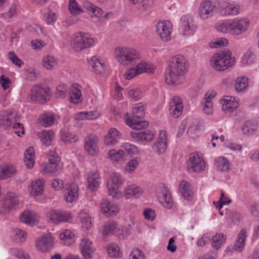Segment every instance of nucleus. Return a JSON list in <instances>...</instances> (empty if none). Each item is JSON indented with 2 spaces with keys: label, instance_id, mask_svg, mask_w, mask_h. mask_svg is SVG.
<instances>
[{
  "label": "nucleus",
  "instance_id": "f257e3e1",
  "mask_svg": "<svg viewBox=\"0 0 259 259\" xmlns=\"http://www.w3.org/2000/svg\"><path fill=\"white\" fill-rule=\"evenodd\" d=\"M250 21L245 17L218 21L215 25L217 30L222 33L237 38L242 36L249 28Z\"/></svg>",
  "mask_w": 259,
  "mask_h": 259
},
{
  "label": "nucleus",
  "instance_id": "f03ea898",
  "mask_svg": "<svg viewBox=\"0 0 259 259\" xmlns=\"http://www.w3.org/2000/svg\"><path fill=\"white\" fill-rule=\"evenodd\" d=\"M187 67V61L184 56L178 55L172 57L165 73L166 83L171 85H178L182 83Z\"/></svg>",
  "mask_w": 259,
  "mask_h": 259
},
{
  "label": "nucleus",
  "instance_id": "7ed1b4c3",
  "mask_svg": "<svg viewBox=\"0 0 259 259\" xmlns=\"http://www.w3.org/2000/svg\"><path fill=\"white\" fill-rule=\"evenodd\" d=\"M235 58L230 50H224L213 55L210 60V66L215 70L224 71L235 63Z\"/></svg>",
  "mask_w": 259,
  "mask_h": 259
},
{
  "label": "nucleus",
  "instance_id": "20e7f679",
  "mask_svg": "<svg viewBox=\"0 0 259 259\" xmlns=\"http://www.w3.org/2000/svg\"><path fill=\"white\" fill-rule=\"evenodd\" d=\"M114 57L120 65L128 66L139 60L140 54L134 48L118 47L115 49Z\"/></svg>",
  "mask_w": 259,
  "mask_h": 259
},
{
  "label": "nucleus",
  "instance_id": "39448f33",
  "mask_svg": "<svg viewBox=\"0 0 259 259\" xmlns=\"http://www.w3.org/2000/svg\"><path fill=\"white\" fill-rule=\"evenodd\" d=\"M70 44L75 51L80 52L93 47L96 42L90 33L80 31L75 32L71 35Z\"/></svg>",
  "mask_w": 259,
  "mask_h": 259
},
{
  "label": "nucleus",
  "instance_id": "423d86ee",
  "mask_svg": "<svg viewBox=\"0 0 259 259\" xmlns=\"http://www.w3.org/2000/svg\"><path fill=\"white\" fill-rule=\"evenodd\" d=\"M124 182V180L121 174L117 172L111 174L106 184L108 195L116 200L122 198L123 193L120 188Z\"/></svg>",
  "mask_w": 259,
  "mask_h": 259
},
{
  "label": "nucleus",
  "instance_id": "0eeeda50",
  "mask_svg": "<svg viewBox=\"0 0 259 259\" xmlns=\"http://www.w3.org/2000/svg\"><path fill=\"white\" fill-rule=\"evenodd\" d=\"M198 28L194 18L190 15L182 16L179 23V31L181 35L185 37L192 35Z\"/></svg>",
  "mask_w": 259,
  "mask_h": 259
},
{
  "label": "nucleus",
  "instance_id": "6e6552de",
  "mask_svg": "<svg viewBox=\"0 0 259 259\" xmlns=\"http://www.w3.org/2000/svg\"><path fill=\"white\" fill-rule=\"evenodd\" d=\"M219 5V0H203L198 8V16L203 20L211 18Z\"/></svg>",
  "mask_w": 259,
  "mask_h": 259
},
{
  "label": "nucleus",
  "instance_id": "1a4fd4ad",
  "mask_svg": "<svg viewBox=\"0 0 259 259\" xmlns=\"http://www.w3.org/2000/svg\"><path fill=\"white\" fill-rule=\"evenodd\" d=\"M219 13L224 17H230L240 14V5L236 2L230 3L228 1H219Z\"/></svg>",
  "mask_w": 259,
  "mask_h": 259
},
{
  "label": "nucleus",
  "instance_id": "9d476101",
  "mask_svg": "<svg viewBox=\"0 0 259 259\" xmlns=\"http://www.w3.org/2000/svg\"><path fill=\"white\" fill-rule=\"evenodd\" d=\"M156 195L160 203L165 208L170 209L174 204L170 193L164 184L160 185L156 189Z\"/></svg>",
  "mask_w": 259,
  "mask_h": 259
},
{
  "label": "nucleus",
  "instance_id": "9b49d317",
  "mask_svg": "<svg viewBox=\"0 0 259 259\" xmlns=\"http://www.w3.org/2000/svg\"><path fill=\"white\" fill-rule=\"evenodd\" d=\"M156 33L163 41H167L171 39L173 25L168 20L159 21L156 25Z\"/></svg>",
  "mask_w": 259,
  "mask_h": 259
},
{
  "label": "nucleus",
  "instance_id": "f8f14e48",
  "mask_svg": "<svg viewBox=\"0 0 259 259\" xmlns=\"http://www.w3.org/2000/svg\"><path fill=\"white\" fill-rule=\"evenodd\" d=\"M187 165L189 170L197 173L203 171L205 167L204 160L198 153L190 154Z\"/></svg>",
  "mask_w": 259,
  "mask_h": 259
},
{
  "label": "nucleus",
  "instance_id": "ddd939ff",
  "mask_svg": "<svg viewBox=\"0 0 259 259\" xmlns=\"http://www.w3.org/2000/svg\"><path fill=\"white\" fill-rule=\"evenodd\" d=\"M49 88L45 83L33 86V100L39 103H45L50 99Z\"/></svg>",
  "mask_w": 259,
  "mask_h": 259
},
{
  "label": "nucleus",
  "instance_id": "4468645a",
  "mask_svg": "<svg viewBox=\"0 0 259 259\" xmlns=\"http://www.w3.org/2000/svg\"><path fill=\"white\" fill-rule=\"evenodd\" d=\"M55 241V237L51 233L46 234L35 239V247L40 251L46 252L53 248Z\"/></svg>",
  "mask_w": 259,
  "mask_h": 259
},
{
  "label": "nucleus",
  "instance_id": "2eb2a0df",
  "mask_svg": "<svg viewBox=\"0 0 259 259\" xmlns=\"http://www.w3.org/2000/svg\"><path fill=\"white\" fill-rule=\"evenodd\" d=\"M78 249L84 259H91L96 250L92 241L87 237H83L80 240Z\"/></svg>",
  "mask_w": 259,
  "mask_h": 259
},
{
  "label": "nucleus",
  "instance_id": "dca6fc26",
  "mask_svg": "<svg viewBox=\"0 0 259 259\" xmlns=\"http://www.w3.org/2000/svg\"><path fill=\"white\" fill-rule=\"evenodd\" d=\"M48 158V162L44 168V171L50 174H57L59 170L60 158L55 150L49 151Z\"/></svg>",
  "mask_w": 259,
  "mask_h": 259
},
{
  "label": "nucleus",
  "instance_id": "f3484780",
  "mask_svg": "<svg viewBox=\"0 0 259 259\" xmlns=\"http://www.w3.org/2000/svg\"><path fill=\"white\" fill-rule=\"evenodd\" d=\"M100 208L101 212L107 217H114L120 210V207L117 203L107 199L101 201Z\"/></svg>",
  "mask_w": 259,
  "mask_h": 259
},
{
  "label": "nucleus",
  "instance_id": "a211bd4d",
  "mask_svg": "<svg viewBox=\"0 0 259 259\" xmlns=\"http://www.w3.org/2000/svg\"><path fill=\"white\" fill-rule=\"evenodd\" d=\"M99 138L94 134H90L84 139V148L91 156L97 155L99 153Z\"/></svg>",
  "mask_w": 259,
  "mask_h": 259
},
{
  "label": "nucleus",
  "instance_id": "6ab92c4d",
  "mask_svg": "<svg viewBox=\"0 0 259 259\" xmlns=\"http://www.w3.org/2000/svg\"><path fill=\"white\" fill-rule=\"evenodd\" d=\"M222 110L226 113L235 111L239 106V100L233 96H225L219 101Z\"/></svg>",
  "mask_w": 259,
  "mask_h": 259
},
{
  "label": "nucleus",
  "instance_id": "aec40b11",
  "mask_svg": "<svg viewBox=\"0 0 259 259\" xmlns=\"http://www.w3.org/2000/svg\"><path fill=\"white\" fill-rule=\"evenodd\" d=\"M167 137L165 131H160L157 140L152 146L153 151L158 155L165 153L167 149Z\"/></svg>",
  "mask_w": 259,
  "mask_h": 259
},
{
  "label": "nucleus",
  "instance_id": "412c9836",
  "mask_svg": "<svg viewBox=\"0 0 259 259\" xmlns=\"http://www.w3.org/2000/svg\"><path fill=\"white\" fill-rule=\"evenodd\" d=\"M122 193L125 199H137L143 194L144 190L136 184H131L124 188Z\"/></svg>",
  "mask_w": 259,
  "mask_h": 259
},
{
  "label": "nucleus",
  "instance_id": "4be33fe9",
  "mask_svg": "<svg viewBox=\"0 0 259 259\" xmlns=\"http://www.w3.org/2000/svg\"><path fill=\"white\" fill-rule=\"evenodd\" d=\"M58 235L60 243L64 246L69 247L75 242V233L74 230L63 229L58 232Z\"/></svg>",
  "mask_w": 259,
  "mask_h": 259
},
{
  "label": "nucleus",
  "instance_id": "5701e85b",
  "mask_svg": "<svg viewBox=\"0 0 259 259\" xmlns=\"http://www.w3.org/2000/svg\"><path fill=\"white\" fill-rule=\"evenodd\" d=\"M183 109L182 99L178 96L174 97L169 103V115L174 118H177L182 114Z\"/></svg>",
  "mask_w": 259,
  "mask_h": 259
},
{
  "label": "nucleus",
  "instance_id": "b1692460",
  "mask_svg": "<svg viewBox=\"0 0 259 259\" xmlns=\"http://www.w3.org/2000/svg\"><path fill=\"white\" fill-rule=\"evenodd\" d=\"M79 188L74 183H67L64 191V197L67 202L72 203L75 201L78 197Z\"/></svg>",
  "mask_w": 259,
  "mask_h": 259
},
{
  "label": "nucleus",
  "instance_id": "393cba45",
  "mask_svg": "<svg viewBox=\"0 0 259 259\" xmlns=\"http://www.w3.org/2000/svg\"><path fill=\"white\" fill-rule=\"evenodd\" d=\"M18 197L14 193H10L8 194L5 199L2 203L3 209L1 211L2 213H6L12 210L16 205L18 204Z\"/></svg>",
  "mask_w": 259,
  "mask_h": 259
},
{
  "label": "nucleus",
  "instance_id": "a878e982",
  "mask_svg": "<svg viewBox=\"0 0 259 259\" xmlns=\"http://www.w3.org/2000/svg\"><path fill=\"white\" fill-rule=\"evenodd\" d=\"M121 137V134L115 128H110L104 136L103 142L105 146H113L117 144Z\"/></svg>",
  "mask_w": 259,
  "mask_h": 259
},
{
  "label": "nucleus",
  "instance_id": "bb28decb",
  "mask_svg": "<svg viewBox=\"0 0 259 259\" xmlns=\"http://www.w3.org/2000/svg\"><path fill=\"white\" fill-rule=\"evenodd\" d=\"M88 63L97 74L103 73L106 69L105 61L97 56H93L89 59Z\"/></svg>",
  "mask_w": 259,
  "mask_h": 259
},
{
  "label": "nucleus",
  "instance_id": "cd10ccee",
  "mask_svg": "<svg viewBox=\"0 0 259 259\" xmlns=\"http://www.w3.org/2000/svg\"><path fill=\"white\" fill-rule=\"evenodd\" d=\"M102 234L104 236L114 234H123V231L120 226L113 221L107 222L103 227Z\"/></svg>",
  "mask_w": 259,
  "mask_h": 259
},
{
  "label": "nucleus",
  "instance_id": "c85d7f7f",
  "mask_svg": "<svg viewBox=\"0 0 259 259\" xmlns=\"http://www.w3.org/2000/svg\"><path fill=\"white\" fill-rule=\"evenodd\" d=\"M56 121V115L52 112H45L40 115L37 122L45 127L52 126Z\"/></svg>",
  "mask_w": 259,
  "mask_h": 259
},
{
  "label": "nucleus",
  "instance_id": "c756f323",
  "mask_svg": "<svg viewBox=\"0 0 259 259\" xmlns=\"http://www.w3.org/2000/svg\"><path fill=\"white\" fill-rule=\"evenodd\" d=\"M124 119L126 125L136 130H142L148 125V122L146 121L135 120L133 118L130 117L128 113L125 114Z\"/></svg>",
  "mask_w": 259,
  "mask_h": 259
},
{
  "label": "nucleus",
  "instance_id": "7c9ffc66",
  "mask_svg": "<svg viewBox=\"0 0 259 259\" xmlns=\"http://www.w3.org/2000/svg\"><path fill=\"white\" fill-rule=\"evenodd\" d=\"M246 238V230L243 229L237 234L232 249L238 252H241L245 246Z\"/></svg>",
  "mask_w": 259,
  "mask_h": 259
},
{
  "label": "nucleus",
  "instance_id": "2f4dec72",
  "mask_svg": "<svg viewBox=\"0 0 259 259\" xmlns=\"http://www.w3.org/2000/svg\"><path fill=\"white\" fill-rule=\"evenodd\" d=\"M37 136L42 143L46 146L51 145L55 138V134L52 130H44L38 133Z\"/></svg>",
  "mask_w": 259,
  "mask_h": 259
},
{
  "label": "nucleus",
  "instance_id": "473e14b6",
  "mask_svg": "<svg viewBox=\"0 0 259 259\" xmlns=\"http://www.w3.org/2000/svg\"><path fill=\"white\" fill-rule=\"evenodd\" d=\"M88 186L92 191L96 190L100 185L101 177L98 172L91 171L88 175Z\"/></svg>",
  "mask_w": 259,
  "mask_h": 259
},
{
  "label": "nucleus",
  "instance_id": "72a5a7b5",
  "mask_svg": "<svg viewBox=\"0 0 259 259\" xmlns=\"http://www.w3.org/2000/svg\"><path fill=\"white\" fill-rule=\"evenodd\" d=\"M179 190L182 196L187 200H190L193 198V193L190 183L187 181L183 180L181 182L179 186Z\"/></svg>",
  "mask_w": 259,
  "mask_h": 259
},
{
  "label": "nucleus",
  "instance_id": "f704fd0d",
  "mask_svg": "<svg viewBox=\"0 0 259 259\" xmlns=\"http://www.w3.org/2000/svg\"><path fill=\"white\" fill-rule=\"evenodd\" d=\"M131 134L135 140L141 142H150L154 137V134L150 130H145L143 132H133Z\"/></svg>",
  "mask_w": 259,
  "mask_h": 259
},
{
  "label": "nucleus",
  "instance_id": "c9c22d12",
  "mask_svg": "<svg viewBox=\"0 0 259 259\" xmlns=\"http://www.w3.org/2000/svg\"><path fill=\"white\" fill-rule=\"evenodd\" d=\"M127 96L132 101L140 100L144 96L142 89L137 85H131L126 89Z\"/></svg>",
  "mask_w": 259,
  "mask_h": 259
},
{
  "label": "nucleus",
  "instance_id": "e433bc0d",
  "mask_svg": "<svg viewBox=\"0 0 259 259\" xmlns=\"http://www.w3.org/2000/svg\"><path fill=\"white\" fill-rule=\"evenodd\" d=\"M258 124L255 120L245 121L241 126L243 133L246 135L254 134L257 131Z\"/></svg>",
  "mask_w": 259,
  "mask_h": 259
},
{
  "label": "nucleus",
  "instance_id": "4c0bfd02",
  "mask_svg": "<svg viewBox=\"0 0 259 259\" xmlns=\"http://www.w3.org/2000/svg\"><path fill=\"white\" fill-rule=\"evenodd\" d=\"M83 5V7L91 14L92 17L100 18L102 16L104 11L101 8L88 1L84 2Z\"/></svg>",
  "mask_w": 259,
  "mask_h": 259
},
{
  "label": "nucleus",
  "instance_id": "58836bf2",
  "mask_svg": "<svg viewBox=\"0 0 259 259\" xmlns=\"http://www.w3.org/2000/svg\"><path fill=\"white\" fill-rule=\"evenodd\" d=\"M81 87L77 84H72L70 90V100L73 103L77 104L82 101Z\"/></svg>",
  "mask_w": 259,
  "mask_h": 259
},
{
  "label": "nucleus",
  "instance_id": "ea45409f",
  "mask_svg": "<svg viewBox=\"0 0 259 259\" xmlns=\"http://www.w3.org/2000/svg\"><path fill=\"white\" fill-rule=\"evenodd\" d=\"M248 78L245 76H240L235 80L234 89L237 93L245 92L248 90Z\"/></svg>",
  "mask_w": 259,
  "mask_h": 259
},
{
  "label": "nucleus",
  "instance_id": "a19ab883",
  "mask_svg": "<svg viewBox=\"0 0 259 259\" xmlns=\"http://www.w3.org/2000/svg\"><path fill=\"white\" fill-rule=\"evenodd\" d=\"M78 218L81 224V228L84 231L91 229L92 224L91 217L88 212L81 210L78 214Z\"/></svg>",
  "mask_w": 259,
  "mask_h": 259
},
{
  "label": "nucleus",
  "instance_id": "79ce46f5",
  "mask_svg": "<svg viewBox=\"0 0 259 259\" xmlns=\"http://www.w3.org/2000/svg\"><path fill=\"white\" fill-rule=\"evenodd\" d=\"M16 172V168L12 164H5L0 166V179L11 177Z\"/></svg>",
  "mask_w": 259,
  "mask_h": 259
},
{
  "label": "nucleus",
  "instance_id": "37998d69",
  "mask_svg": "<svg viewBox=\"0 0 259 259\" xmlns=\"http://www.w3.org/2000/svg\"><path fill=\"white\" fill-rule=\"evenodd\" d=\"M125 156V152L122 149L116 150L112 149L108 151L107 154V158L112 163H116L123 159Z\"/></svg>",
  "mask_w": 259,
  "mask_h": 259
},
{
  "label": "nucleus",
  "instance_id": "c03bdc74",
  "mask_svg": "<svg viewBox=\"0 0 259 259\" xmlns=\"http://www.w3.org/2000/svg\"><path fill=\"white\" fill-rule=\"evenodd\" d=\"M58 62V58L51 55H47L42 58V64L45 69L51 70L57 66Z\"/></svg>",
  "mask_w": 259,
  "mask_h": 259
},
{
  "label": "nucleus",
  "instance_id": "a18cd8bd",
  "mask_svg": "<svg viewBox=\"0 0 259 259\" xmlns=\"http://www.w3.org/2000/svg\"><path fill=\"white\" fill-rule=\"evenodd\" d=\"M60 136L61 141L65 144L74 143L77 141V136L75 133L66 130H61Z\"/></svg>",
  "mask_w": 259,
  "mask_h": 259
},
{
  "label": "nucleus",
  "instance_id": "49530a36",
  "mask_svg": "<svg viewBox=\"0 0 259 259\" xmlns=\"http://www.w3.org/2000/svg\"><path fill=\"white\" fill-rule=\"evenodd\" d=\"M27 237V233L19 228L14 229L11 233V238L17 243L24 242L26 240Z\"/></svg>",
  "mask_w": 259,
  "mask_h": 259
},
{
  "label": "nucleus",
  "instance_id": "de8ad7c7",
  "mask_svg": "<svg viewBox=\"0 0 259 259\" xmlns=\"http://www.w3.org/2000/svg\"><path fill=\"white\" fill-rule=\"evenodd\" d=\"M15 115L12 113H4L0 115V124L5 128L12 126L15 123Z\"/></svg>",
  "mask_w": 259,
  "mask_h": 259
},
{
  "label": "nucleus",
  "instance_id": "09e8293b",
  "mask_svg": "<svg viewBox=\"0 0 259 259\" xmlns=\"http://www.w3.org/2000/svg\"><path fill=\"white\" fill-rule=\"evenodd\" d=\"M214 165L218 170L227 171L230 167L229 160L224 156H220L215 159Z\"/></svg>",
  "mask_w": 259,
  "mask_h": 259
},
{
  "label": "nucleus",
  "instance_id": "8fccbe9b",
  "mask_svg": "<svg viewBox=\"0 0 259 259\" xmlns=\"http://www.w3.org/2000/svg\"><path fill=\"white\" fill-rule=\"evenodd\" d=\"M139 159L137 158H133L130 159L125 164L124 170L130 174H133L139 165Z\"/></svg>",
  "mask_w": 259,
  "mask_h": 259
},
{
  "label": "nucleus",
  "instance_id": "3c124183",
  "mask_svg": "<svg viewBox=\"0 0 259 259\" xmlns=\"http://www.w3.org/2000/svg\"><path fill=\"white\" fill-rule=\"evenodd\" d=\"M135 68L139 74L144 72L151 73L155 69V66L145 61H141Z\"/></svg>",
  "mask_w": 259,
  "mask_h": 259
},
{
  "label": "nucleus",
  "instance_id": "603ef678",
  "mask_svg": "<svg viewBox=\"0 0 259 259\" xmlns=\"http://www.w3.org/2000/svg\"><path fill=\"white\" fill-rule=\"evenodd\" d=\"M146 105L142 103H138L133 105V114L137 118L143 117L145 114Z\"/></svg>",
  "mask_w": 259,
  "mask_h": 259
},
{
  "label": "nucleus",
  "instance_id": "864d4df0",
  "mask_svg": "<svg viewBox=\"0 0 259 259\" xmlns=\"http://www.w3.org/2000/svg\"><path fill=\"white\" fill-rule=\"evenodd\" d=\"M212 241V246L218 249L223 245L226 240V236L223 233H217L215 235L210 236Z\"/></svg>",
  "mask_w": 259,
  "mask_h": 259
},
{
  "label": "nucleus",
  "instance_id": "5fc2aeb1",
  "mask_svg": "<svg viewBox=\"0 0 259 259\" xmlns=\"http://www.w3.org/2000/svg\"><path fill=\"white\" fill-rule=\"evenodd\" d=\"M229 40L225 37L215 38L209 42V47L211 49H219L228 46Z\"/></svg>",
  "mask_w": 259,
  "mask_h": 259
},
{
  "label": "nucleus",
  "instance_id": "6e6d98bb",
  "mask_svg": "<svg viewBox=\"0 0 259 259\" xmlns=\"http://www.w3.org/2000/svg\"><path fill=\"white\" fill-rule=\"evenodd\" d=\"M43 16L44 20L48 24H52L55 23L57 19L56 13L52 11L49 8L45 9Z\"/></svg>",
  "mask_w": 259,
  "mask_h": 259
},
{
  "label": "nucleus",
  "instance_id": "4d7b16f0",
  "mask_svg": "<svg viewBox=\"0 0 259 259\" xmlns=\"http://www.w3.org/2000/svg\"><path fill=\"white\" fill-rule=\"evenodd\" d=\"M9 253L19 259H30L28 254L19 248H11L9 250Z\"/></svg>",
  "mask_w": 259,
  "mask_h": 259
},
{
  "label": "nucleus",
  "instance_id": "13d9d810",
  "mask_svg": "<svg viewBox=\"0 0 259 259\" xmlns=\"http://www.w3.org/2000/svg\"><path fill=\"white\" fill-rule=\"evenodd\" d=\"M45 182L43 179H38L33 184V197L41 196L44 193Z\"/></svg>",
  "mask_w": 259,
  "mask_h": 259
},
{
  "label": "nucleus",
  "instance_id": "bf43d9fd",
  "mask_svg": "<svg viewBox=\"0 0 259 259\" xmlns=\"http://www.w3.org/2000/svg\"><path fill=\"white\" fill-rule=\"evenodd\" d=\"M255 60V54L251 50H248L243 55L242 62L244 65H250L254 63Z\"/></svg>",
  "mask_w": 259,
  "mask_h": 259
},
{
  "label": "nucleus",
  "instance_id": "052dcab7",
  "mask_svg": "<svg viewBox=\"0 0 259 259\" xmlns=\"http://www.w3.org/2000/svg\"><path fill=\"white\" fill-rule=\"evenodd\" d=\"M20 222L27 226L32 224V212L30 210H24L20 216Z\"/></svg>",
  "mask_w": 259,
  "mask_h": 259
},
{
  "label": "nucleus",
  "instance_id": "680f3d73",
  "mask_svg": "<svg viewBox=\"0 0 259 259\" xmlns=\"http://www.w3.org/2000/svg\"><path fill=\"white\" fill-rule=\"evenodd\" d=\"M60 212V210H51L47 214L48 221L52 223L59 224Z\"/></svg>",
  "mask_w": 259,
  "mask_h": 259
},
{
  "label": "nucleus",
  "instance_id": "e2e57ef3",
  "mask_svg": "<svg viewBox=\"0 0 259 259\" xmlns=\"http://www.w3.org/2000/svg\"><path fill=\"white\" fill-rule=\"evenodd\" d=\"M122 150H124L130 155L133 156L139 154L138 148L133 144L124 143L121 145Z\"/></svg>",
  "mask_w": 259,
  "mask_h": 259
},
{
  "label": "nucleus",
  "instance_id": "0e129e2a",
  "mask_svg": "<svg viewBox=\"0 0 259 259\" xmlns=\"http://www.w3.org/2000/svg\"><path fill=\"white\" fill-rule=\"evenodd\" d=\"M24 163L27 168L32 167V148L29 147L24 154Z\"/></svg>",
  "mask_w": 259,
  "mask_h": 259
},
{
  "label": "nucleus",
  "instance_id": "69168bd1",
  "mask_svg": "<svg viewBox=\"0 0 259 259\" xmlns=\"http://www.w3.org/2000/svg\"><path fill=\"white\" fill-rule=\"evenodd\" d=\"M69 10L73 15H78L82 13V10L76 0H69Z\"/></svg>",
  "mask_w": 259,
  "mask_h": 259
},
{
  "label": "nucleus",
  "instance_id": "338daca9",
  "mask_svg": "<svg viewBox=\"0 0 259 259\" xmlns=\"http://www.w3.org/2000/svg\"><path fill=\"white\" fill-rule=\"evenodd\" d=\"M217 95V92L213 89H210L205 93L201 102L213 103V99Z\"/></svg>",
  "mask_w": 259,
  "mask_h": 259
},
{
  "label": "nucleus",
  "instance_id": "774afa93",
  "mask_svg": "<svg viewBox=\"0 0 259 259\" xmlns=\"http://www.w3.org/2000/svg\"><path fill=\"white\" fill-rule=\"evenodd\" d=\"M107 252L109 256L111 257H117L119 256V248L117 244L111 243L107 245Z\"/></svg>",
  "mask_w": 259,
  "mask_h": 259
}]
</instances>
